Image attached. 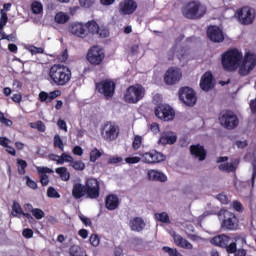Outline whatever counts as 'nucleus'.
Here are the masks:
<instances>
[{
  "label": "nucleus",
  "mask_w": 256,
  "mask_h": 256,
  "mask_svg": "<svg viewBox=\"0 0 256 256\" xmlns=\"http://www.w3.org/2000/svg\"><path fill=\"white\" fill-rule=\"evenodd\" d=\"M72 77L73 73L71 72V68L64 64H54L48 71V81L51 85H55L56 87L69 85Z\"/></svg>",
  "instance_id": "obj_1"
},
{
  "label": "nucleus",
  "mask_w": 256,
  "mask_h": 256,
  "mask_svg": "<svg viewBox=\"0 0 256 256\" xmlns=\"http://www.w3.org/2000/svg\"><path fill=\"white\" fill-rule=\"evenodd\" d=\"M243 61V53L237 48L228 49L222 54L221 63L224 71H237Z\"/></svg>",
  "instance_id": "obj_2"
},
{
  "label": "nucleus",
  "mask_w": 256,
  "mask_h": 256,
  "mask_svg": "<svg viewBox=\"0 0 256 256\" xmlns=\"http://www.w3.org/2000/svg\"><path fill=\"white\" fill-rule=\"evenodd\" d=\"M145 87L141 84L130 85L124 92L125 103L137 104L145 98Z\"/></svg>",
  "instance_id": "obj_3"
},
{
  "label": "nucleus",
  "mask_w": 256,
  "mask_h": 256,
  "mask_svg": "<svg viewBox=\"0 0 256 256\" xmlns=\"http://www.w3.org/2000/svg\"><path fill=\"white\" fill-rule=\"evenodd\" d=\"M101 137L106 143H113L119 138L121 129L115 122L108 121L100 129Z\"/></svg>",
  "instance_id": "obj_4"
},
{
  "label": "nucleus",
  "mask_w": 256,
  "mask_h": 256,
  "mask_svg": "<svg viewBox=\"0 0 256 256\" xmlns=\"http://www.w3.org/2000/svg\"><path fill=\"white\" fill-rule=\"evenodd\" d=\"M181 13L186 19H201L205 11L201 10V2L190 1L181 8Z\"/></svg>",
  "instance_id": "obj_5"
},
{
  "label": "nucleus",
  "mask_w": 256,
  "mask_h": 256,
  "mask_svg": "<svg viewBox=\"0 0 256 256\" xmlns=\"http://www.w3.org/2000/svg\"><path fill=\"white\" fill-rule=\"evenodd\" d=\"M256 67V54L246 52L244 58H242L240 65L238 66V73L241 77H247L253 69Z\"/></svg>",
  "instance_id": "obj_6"
},
{
  "label": "nucleus",
  "mask_w": 256,
  "mask_h": 256,
  "mask_svg": "<svg viewBox=\"0 0 256 256\" xmlns=\"http://www.w3.org/2000/svg\"><path fill=\"white\" fill-rule=\"evenodd\" d=\"M229 241H231V237L225 234L215 236L211 239L212 245L226 249L228 255H234V253L237 251V242H232L229 244Z\"/></svg>",
  "instance_id": "obj_7"
},
{
  "label": "nucleus",
  "mask_w": 256,
  "mask_h": 256,
  "mask_svg": "<svg viewBox=\"0 0 256 256\" xmlns=\"http://www.w3.org/2000/svg\"><path fill=\"white\" fill-rule=\"evenodd\" d=\"M86 59L90 65H101L105 61V50L99 45H94L89 48Z\"/></svg>",
  "instance_id": "obj_8"
},
{
  "label": "nucleus",
  "mask_w": 256,
  "mask_h": 256,
  "mask_svg": "<svg viewBox=\"0 0 256 256\" xmlns=\"http://www.w3.org/2000/svg\"><path fill=\"white\" fill-rule=\"evenodd\" d=\"M117 85L111 79L102 80L96 83V91L104 95L105 99H111L115 95Z\"/></svg>",
  "instance_id": "obj_9"
},
{
  "label": "nucleus",
  "mask_w": 256,
  "mask_h": 256,
  "mask_svg": "<svg viewBox=\"0 0 256 256\" xmlns=\"http://www.w3.org/2000/svg\"><path fill=\"white\" fill-rule=\"evenodd\" d=\"M220 125L225 129H235L239 125V118L231 110H226L220 113L219 116Z\"/></svg>",
  "instance_id": "obj_10"
},
{
  "label": "nucleus",
  "mask_w": 256,
  "mask_h": 256,
  "mask_svg": "<svg viewBox=\"0 0 256 256\" xmlns=\"http://www.w3.org/2000/svg\"><path fill=\"white\" fill-rule=\"evenodd\" d=\"M220 215H223L222 229L235 231L239 227V219L234 213L228 210H221Z\"/></svg>",
  "instance_id": "obj_11"
},
{
  "label": "nucleus",
  "mask_w": 256,
  "mask_h": 256,
  "mask_svg": "<svg viewBox=\"0 0 256 256\" xmlns=\"http://www.w3.org/2000/svg\"><path fill=\"white\" fill-rule=\"evenodd\" d=\"M87 199H99L101 195V185L96 178H88L85 182Z\"/></svg>",
  "instance_id": "obj_12"
},
{
  "label": "nucleus",
  "mask_w": 256,
  "mask_h": 256,
  "mask_svg": "<svg viewBox=\"0 0 256 256\" xmlns=\"http://www.w3.org/2000/svg\"><path fill=\"white\" fill-rule=\"evenodd\" d=\"M178 96L180 101L188 107H193L197 103V94L190 87H182L179 89Z\"/></svg>",
  "instance_id": "obj_13"
},
{
  "label": "nucleus",
  "mask_w": 256,
  "mask_h": 256,
  "mask_svg": "<svg viewBox=\"0 0 256 256\" xmlns=\"http://www.w3.org/2000/svg\"><path fill=\"white\" fill-rule=\"evenodd\" d=\"M155 115L162 121H173L175 119V111L167 104H159L155 108Z\"/></svg>",
  "instance_id": "obj_14"
},
{
  "label": "nucleus",
  "mask_w": 256,
  "mask_h": 256,
  "mask_svg": "<svg viewBox=\"0 0 256 256\" xmlns=\"http://www.w3.org/2000/svg\"><path fill=\"white\" fill-rule=\"evenodd\" d=\"M139 155L142 156L143 163H147L148 165L163 163V161L167 159V156H165L161 152H158L157 150H150L149 152H146L144 154L139 153Z\"/></svg>",
  "instance_id": "obj_15"
},
{
  "label": "nucleus",
  "mask_w": 256,
  "mask_h": 256,
  "mask_svg": "<svg viewBox=\"0 0 256 256\" xmlns=\"http://www.w3.org/2000/svg\"><path fill=\"white\" fill-rule=\"evenodd\" d=\"M181 77H183L181 69L177 67H170L164 75V82L166 85H177V83L181 81Z\"/></svg>",
  "instance_id": "obj_16"
},
{
  "label": "nucleus",
  "mask_w": 256,
  "mask_h": 256,
  "mask_svg": "<svg viewBox=\"0 0 256 256\" xmlns=\"http://www.w3.org/2000/svg\"><path fill=\"white\" fill-rule=\"evenodd\" d=\"M86 28L92 35H98L100 39H107L109 37V29L100 27L95 20L88 21Z\"/></svg>",
  "instance_id": "obj_17"
},
{
  "label": "nucleus",
  "mask_w": 256,
  "mask_h": 256,
  "mask_svg": "<svg viewBox=\"0 0 256 256\" xmlns=\"http://www.w3.org/2000/svg\"><path fill=\"white\" fill-rule=\"evenodd\" d=\"M236 15L242 25H251V23H253L255 19V14L251 11V8L249 7H243L237 10Z\"/></svg>",
  "instance_id": "obj_18"
},
{
  "label": "nucleus",
  "mask_w": 256,
  "mask_h": 256,
  "mask_svg": "<svg viewBox=\"0 0 256 256\" xmlns=\"http://www.w3.org/2000/svg\"><path fill=\"white\" fill-rule=\"evenodd\" d=\"M137 7L135 0H124L119 3L118 11L120 15H133L137 11Z\"/></svg>",
  "instance_id": "obj_19"
},
{
  "label": "nucleus",
  "mask_w": 256,
  "mask_h": 256,
  "mask_svg": "<svg viewBox=\"0 0 256 256\" xmlns=\"http://www.w3.org/2000/svg\"><path fill=\"white\" fill-rule=\"evenodd\" d=\"M207 36L213 43H223V41H225V34L218 26L208 27Z\"/></svg>",
  "instance_id": "obj_20"
},
{
  "label": "nucleus",
  "mask_w": 256,
  "mask_h": 256,
  "mask_svg": "<svg viewBox=\"0 0 256 256\" xmlns=\"http://www.w3.org/2000/svg\"><path fill=\"white\" fill-rule=\"evenodd\" d=\"M190 154L198 161H205L207 159V150L201 144H193L190 146Z\"/></svg>",
  "instance_id": "obj_21"
},
{
  "label": "nucleus",
  "mask_w": 256,
  "mask_h": 256,
  "mask_svg": "<svg viewBox=\"0 0 256 256\" xmlns=\"http://www.w3.org/2000/svg\"><path fill=\"white\" fill-rule=\"evenodd\" d=\"M171 237L174 239V243L177 247H181V249H193V244L189 242L187 239L183 238V236L177 234V232H172Z\"/></svg>",
  "instance_id": "obj_22"
},
{
  "label": "nucleus",
  "mask_w": 256,
  "mask_h": 256,
  "mask_svg": "<svg viewBox=\"0 0 256 256\" xmlns=\"http://www.w3.org/2000/svg\"><path fill=\"white\" fill-rule=\"evenodd\" d=\"M61 96V90H54L50 93L45 91H41L38 95L39 101L41 103H52L53 100L57 99V97Z\"/></svg>",
  "instance_id": "obj_23"
},
{
  "label": "nucleus",
  "mask_w": 256,
  "mask_h": 256,
  "mask_svg": "<svg viewBox=\"0 0 256 256\" xmlns=\"http://www.w3.org/2000/svg\"><path fill=\"white\" fill-rule=\"evenodd\" d=\"M70 33L72 35H75L76 37H81L82 39H85L87 37V30H85V26H83L82 23H73L69 27Z\"/></svg>",
  "instance_id": "obj_24"
},
{
  "label": "nucleus",
  "mask_w": 256,
  "mask_h": 256,
  "mask_svg": "<svg viewBox=\"0 0 256 256\" xmlns=\"http://www.w3.org/2000/svg\"><path fill=\"white\" fill-rule=\"evenodd\" d=\"M200 87L202 91H210L213 89V74L211 72H206L201 80H200Z\"/></svg>",
  "instance_id": "obj_25"
},
{
  "label": "nucleus",
  "mask_w": 256,
  "mask_h": 256,
  "mask_svg": "<svg viewBox=\"0 0 256 256\" xmlns=\"http://www.w3.org/2000/svg\"><path fill=\"white\" fill-rule=\"evenodd\" d=\"M177 143V136L172 132H164L161 134L158 145H175Z\"/></svg>",
  "instance_id": "obj_26"
},
{
  "label": "nucleus",
  "mask_w": 256,
  "mask_h": 256,
  "mask_svg": "<svg viewBox=\"0 0 256 256\" xmlns=\"http://www.w3.org/2000/svg\"><path fill=\"white\" fill-rule=\"evenodd\" d=\"M145 220L141 217H134L129 222V227L131 231H136L137 233H141L143 229H145Z\"/></svg>",
  "instance_id": "obj_27"
},
{
  "label": "nucleus",
  "mask_w": 256,
  "mask_h": 256,
  "mask_svg": "<svg viewBox=\"0 0 256 256\" xmlns=\"http://www.w3.org/2000/svg\"><path fill=\"white\" fill-rule=\"evenodd\" d=\"M37 172L40 175V183L42 187H47V185H49V176L47 175V173H54L53 169L48 167H38Z\"/></svg>",
  "instance_id": "obj_28"
},
{
  "label": "nucleus",
  "mask_w": 256,
  "mask_h": 256,
  "mask_svg": "<svg viewBox=\"0 0 256 256\" xmlns=\"http://www.w3.org/2000/svg\"><path fill=\"white\" fill-rule=\"evenodd\" d=\"M105 207L108 211H115L119 207V197L115 194H109L105 199Z\"/></svg>",
  "instance_id": "obj_29"
},
{
  "label": "nucleus",
  "mask_w": 256,
  "mask_h": 256,
  "mask_svg": "<svg viewBox=\"0 0 256 256\" xmlns=\"http://www.w3.org/2000/svg\"><path fill=\"white\" fill-rule=\"evenodd\" d=\"M147 176L149 181H158L160 183H165V181H167V175L157 170H153V169L148 170Z\"/></svg>",
  "instance_id": "obj_30"
},
{
  "label": "nucleus",
  "mask_w": 256,
  "mask_h": 256,
  "mask_svg": "<svg viewBox=\"0 0 256 256\" xmlns=\"http://www.w3.org/2000/svg\"><path fill=\"white\" fill-rule=\"evenodd\" d=\"M87 195V190L85 188V184L76 183L73 185L72 188V196L74 199H82V197H85Z\"/></svg>",
  "instance_id": "obj_31"
},
{
  "label": "nucleus",
  "mask_w": 256,
  "mask_h": 256,
  "mask_svg": "<svg viewBox=\"0 0 256 256\" xmlns=\"http://www.w3.org/2000/svg\"><path fill=\"white\" fill-rule=\"evenodd\" d=\"M12 211L16 213V215H23V217L28 219L29 223H33L35 221V218H33L31 213H25L23 208H21V204H19L17 201L13 202Z\"/></svg>",
  "instance_id": "obj_32"
},
{
  "label": "nucleus",
  "mask_w": 256,
  "mask_h": 256,
  "mask_svg": "<svg viewBox=\"0 0 256 256\" xmlns=\"http://www.w3.org/2000/svg\"><path fill=\"white\" fill-rule=\"evenodd\" d=\"M55 173L60 176L62 181H69L71 179V173L67 170V167L56 168Z\"/></svg>",
  "instance_id": "obj_33"
},
{
  "label": "nucleus",
  "mask_w": 256,
  "mask_h": 256,
  "mask_svg": "<svg viewBox=\"0 0 256 256\" xmlns=\"http://www.w3.org/2000/svg\"><path fill=\"white\" fill-rule=\"evenodd\" d=\"M54 21H56L58 25H64V23L69 21V15H67L65 12H58L54 17Z\"/></svg>",
  "instance_id": "obj_34"
},
{
  "label": "nucleus",
  "mask_w": 256,
  "mask_h": 256,
  "mask_svg": "<svg viewBox=\"0 0 256 256\" xmlns=\"http://www.w3.org/2000/svg\"><path fill=\"white\" fill-rule=\"evenodd\" d=\"M16 163H17L18 174L19 175H25L26 169H27V161H25L21 158H17Z\"/></svg>",
  "instance_id": "obj_35"
},
{
  "label": "nucleus",
  "mask_w": 256,
  "mask_h": 256,
  "mask_svg": "<svg viewBox=\"0 0 256 256\" xmlns=\"http://www.w3.org/2000/svg\"><path fill=\"white\" fill-rule=\"evenodd\" d=\"M54 149H60V151H65V144L63 143V139L59 134H55L53 140Z\"/></svg>",
  "instance_id": "obj_36"
},
{
  "label": "nucleus",
  "mask_w": 256,
  "mask_h": 256,
  "mask_svg": "<svg viewBox=\"0 0 256 256\" xmlns=\"http://www.w3.org/2000/svg\"><path fill=\"white\" fill-rule=\"evenodd\" d=\"M31 11L34 15H39L43 13V4L39 1H34L31 4Z\"/></svg>",
  "instance_id": "obj_37"
},
{
  "label": "nucleus",
  "mask_w": 256,
  "mask_h": 256,
  "mask_svg": "<svg viewBox=\"0 0 256 256\" xmlns=\"http://www.w3.org/2000/svg\"><path fill=\"white\" fill-rule=\"evenodd\" d=\"M218 168L220 171H225L226 173H234V171H237V167L232 163L221 164Z\"/></svg>",
  "instance_id": "obj_38"
},
{
  "label": "nucleus",
  "mask_w": 256,
  "mask_h": 256,
  "mask_svg": "<svg viewBox=\"0 0 256 256\" xmlns=\"http://www.w3.org/2000/svg\"><path fill=\"white\" fill-rule=\"evenodd\" d=\"M63 163H73V156L63 152L60 158L57 160V165H63Z\"/></svg>",
  "instance_id": "obj_39"
},
{
  "label": "nucleus",
  "mask_w": 256,
  "mask_h": 256,
  "mask_svg": "<svg viewBox=\"0 0 256 256\" xmlns=\"http://www.w3.org/2000/svg\"><path fill=\"white\" fill-rule=\"evenodd\" d=\"M155 217L157 221H160V223H171V220L169 219V214H167V212L156 213Z\"/></svg>",
  "instance_id": "obj_40"
},
{
  "label": "nucleus",
  "mask_w": 256,
  "mask_h": 256,
  "mask_svg": "<svg viewBox=\"0 0 256 256\" xmlns=\"http://www.w3.org/2000/svg\"><path fill=\"white\" fill-rule=\"evenodd\" d=\"M143 145V136L135 135L132 142V147L134 151H139V148Z\"/></svg>",
  "instance_id": "obj_41"
},
{
  "label": "nucleus",
  "mask_w": 256,
  "mask_h": 256,
  "mask_svg": "<svg viewBox=\"0 0 256 256\" xmlns=\"http://www.w3.org/2000/svg\"><path fill=\"white\" fill-rule=\"evenodd\" d=\"M102 155L103 153H101L99 149L97 148L92 149L90 152V162L95 163L97 159H100V157H102Z\"/></svg>",
  "instance_id": "obj_42"
},
{
  "label": "nucleus",
  "mask_w": 256,
  "mask_h": 256,
  "mask_svg": "<svg viewBox=\"0 0 256 256\" xmlns=\"http://www.w3.org/2000/svg\"><path fill=\"white\" fill-rule=\"evenodd\" d=\"M162 251H164V253H167L169 256H183V254H181V252H179L177 248L173 249L169 246H164L162 248Z\"/></svg>",
  "instance_id": "obj_43"
},
{
  "label": "nucleus",
  "mask_w": 256,
  "mask_h": 256,
  "mask_svg": "<svg viewBox=\"0 0 256 256\" xmlns=\"http://www.w3.org/2000/svg\"><path fill=\"white\" fill-rule=\"evenodd\" d=\"M70 166L75 170V171H84L85 169V164L81 160H73L72 164Z\"/></svg>",
  "instance_id": "obj_44"
},
{
  "label": "nucleus",
  "mask_w": 256,
  "mask_h": 256,
  "mask_svg": "<svg viewBox=\"0 0 256 256\" xmlns=\"http://www.w3.org/2000/svg\"><path fill=\"white\" fill-rule=\"evenodd\" d=\"M47 197H49L50 199H60L61 194H59V192H57L55 188L50 186L47 190Z\"/></svg>",
  "instance_id": "obj_45"
},
{
  "label": "nucleus",
  "mask_w": 256,
  "mask_h": 256,
  "mask_svg": "<svg viewBox=\"0 0 256 256\" xmlns=\"http://www.w3.org/2000/svg\"><path fill=\"white\" fill-rule=\"evenodd\" d=\"M32 215L37 221H40V219L45 217V212L41 208H34V210H32Z\"/></svg>",
  "instance_id": "obj_46"
},
{
  "label": "nucleus",
  "mask_w": 256,
  "mask_h": 256,
  "mask_svg": "<svg viewBox=\"0 0 256 256\" xmlns=\"http://www.w3.org/2000/svg\"><path fill=\"white\" fill-rule=\"evenodd\" d=\"M90 245L92 247H99V243H101V239L99 238V235L92 234L89 239Z\"/></svg>",
  "instance_id": "obj_47"
},
{
  "label": "nucleus",
  "mask_w": 256,
  "mask_h": 256,
  "mask_svg": "<svg viewBox=\"0 0 256 256\" xmlns=\"http://www.w3.org/2000/svg\"><path fill=\"white\" fill-rule=\"evenodd\" d=\"M24 179L26 180V185L29 187V189H33L34 191L38 189L37 182L33 181L31 177L25 176Z\"/></svg>",
  "instance_id": "obj_48"
},
{
  "label": "nucleus",
  "mask_w": 256,
  "mask_h": 256,
  "mask_svg": "<svg viewBox=\"0 0 256 256\" xmlns=\"http://www.w3.org/2000/svg\"><path fill=\"white\" fill-rule=\"evenodd\" d=\"M80 7H84V9H91L93 5H95V0H79Z\"/></svg>",
  "instance_id": "obj_49"
},
{
  "label": "nucleus",
  "mask_w": 256,
  "mask_h": 256,
  "mask_svg": "<svg viewBox=\"0 0 256 256\" xmlns=\"http://www.w3.org/2000/svg\"><path fill=\"white\" fill-rule=\"evenodd\" d=\"M70 256H81V248L77 245H73L69 249Z\"/></svg>",
  "instance_id": "obj_50"
},
{
  "label": "nucleus",
  "mask_w": 256,
  "mask_h": 256,
  "mask_svg": "<svg viewBox=\"0 0 256 256\" xmlns=\"http://www.w3.org/2000/svg\"><path fill=\"white\" fill-rule=\"evenodd\" d=\"M30 53L32 55H42L43 53H45V50L42 47L31 46Z\"/></svg>",
  "instance_id": "obj_51"
},
{
  "label": "nucleus",
  "mask_w": 256,
  "mask_h": 256,
  "mask_svg": "<svg viewBox=\"0 0 256 256\" xmlns=\"http://www.w3.org/2000/svg\"><path fill=\"white\" fill-rule=\"evenodd\" d=\"M140 161H141V158L138 156L127 157L125 159V162L128 163L129 165H135L136 163H139Z\"/></svg>",
  "instance_id": "obj_52"
},
{
  "label": "nucleus",
  "mask_w": 256,
  "mask_h": 256,
  "mask_svg": "<svg viewBox=\"0 0 256 256\" xmlns=\"http://www.w3.org/2000/svg\"><path fill=\"white\" fill-rule=\"evenodd\" d=\"M1 17H0V25H7V21H9V17H7V12L4 10L0 11Z\"/></svg>",
  "instance_id": "obj_53"
},
{
  "label": "nucleus",
  "mask_w": 256,
  "mask_h": 256,
  "mask_svg": "<svg viewBox=\"0 0 256 256\" xmlns=\"http://www.w3.org/2000/svg\"><path fill=\"white\" fill-rule=\"evenodd\" d=\"M79 219H80V221H82V223L86 227H91V225H93V222H91V219H89L88 217L84 216L83 214L79 215Z\"/></svg>",
  "instance_id": "obj_54"
},
{
  "label": "nucleus",
  "mask_w": 256,
  "mask_h": 256,
  "mask_svg": "<svg viewBox=\"0 0 256 256\" xmlns=\"http://www.w3.org/2000/svg\"><path fill=\"white\" fill-rule=\"evenodd\" d=\"M22 235H23V237H25V239H31V238H33V229L25 228V229L22 231Z\"/></svg>",
  "instance_id": "obj_55"
},
{
  "label": "nucleus",
  "mask_w": 256,
  "mask_h": 256,
  "mask_svg": "<svg viewBox=\"0 0 256 256\" xmlns=\"http://www.w3.org/2000/svg\"><path fill=\"white\" fill-rule=\"evenodd\" d=\"M36 125V129H38V131H40V133H45L46 127H45V123H43V121L38 120L35 123Z\"/></svg>",
  "instance_id": "obj_56"
},
{
  "label": "nucleus",
  "mask_w": 256,
  "mask_h": 256,
  "mask_svg": "<svg viewBox=\"0 0 256 256\" xmlns=\"http://www.w3.org/2000/svg\"><path fill=\"white\" fill-rule=\"evenodd\" d=\"M217 199L223 205H227V203H229V198H227V195H225V194H218Z\"/></svg>",
  "instance_id": "obj_57"
},
{
  "label": "nucleus",
  "mask_w": 256,
  "mask_h": 256,
  "mask_svg": "<svg viewBox=\"0 0 256 256\" xmlns=\"http://www.w3.org/2000/svg\"><path fill=\"white\" fill-rule=\"evenodd\" d=\"M187 53V50L185 48L181 47L177 52H176V57L181 61L185 57V54Z\"/></svg>",
  "instance_id": "obj_58"
},
{
  "label": "nucleus",
  "mask_w": 256,
  "mask_h": 256,
  "mask_svg": "<svg viewBox=\"0 0 256 256\" xmlns=\"http://www.w3.org/2000/svg\"><path fill=\"white\" fill-rule=\"evenodd\" d=\"M12 101L14 103H21V101H23V96L21 95V93L13 94L12 95Z\"/></svg>",
  "instance_id": "obj_59"
},
{
  "label": "nucleus",
  "mask_w": 256,
  "mask_h": 256,
  "mask_svg": "<svg viewBox=\"0 0 256 256\" xmlns=\"http://www.w3.org/2000/svg\"><path fill=\"white\" fill-rule=\"evenodd\" d=\"M72 153L74 155H78V157H81V155H83V148H81V146H75L72 150Z\"/></svg>",
  "instance_id": "obj_60"
},
{
  "label": "nucleus",
  "mask_w": 256,
  "mask_h": 256,
  "mask_svg": "<svg viewBox=\"0 0 256 256\" xmlns=\"http://www.w3.org/2000/svg\"><path fill=\"white\" fill-rule=\"evenodd\" d=\"M233 209H235V211H243V204H241V202L239 201H234L233 202Z\"/></svg>",
  "instance_id": "obj_61"
},
{
  "label": "nucleus",
  "mask_w": 256,
  "mask_h": 256,
  "mask_svg": "<svg viewBox=\"0 0 256 256\" xmlns=\"http://www.w3.org/2000/svg\"><path fill=\"white\" fill-rule=\"evenodd\" d=\"M78 235L82 238V239H87V237H89V231H87V229H80L78 231Z\"/></svg>",
  "instance_id": "obj_62"
},
{
  "label": "nucleus",
  "mask_w": 256,
  "mask_h": 256,
  "mask_svg": "<svg viewBox=\"0 0 256 256\" xmlns=\"http://www.w3.org/2000/svg\"><path fill=\"white\" fill-rule=\"evenodd\" d=\"M57 125L63 131H67V122H65V120L59 119L58 122H57Z\"/></svg>",
  "instance_id": "obj_63"
},
{
  "label": "nucleus",
  "mask_w": 256,
  "mask_h": 256,
  "mask_svg": "<svg viewBox=\"0 0 256 256\" xmlns=\"http://www.w3.org/2000/svg\"><path fill=\"white\" fill-rule=\"evenodd\" d=\"M234 256H247V250L240 248L234 252Z\"/></svg>",
  "instance_id": "obj_64"
}]
</instances>
